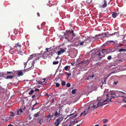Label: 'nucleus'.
<instances>
[{"label":"nucleus","instance_id":"1","mask_svg":"<svg viewBox=\"0 0 126 126\" xmlns=\"http://www.w3.org/2000/svg\"><path fill=\"white\" fill-rule=\"evenodd\" d=\"M60 109H57L55 113H53V114L56 117H59L56 120V122L54 123V124L56 126H58L60 124L61 122L64 118L63 115H62L61 116H60L61 114L60 113Z\"/></svg>","mask_w":126,"mask_h":126},{"label":"nucleus","instance_id":"2","mask_svg":"<svg viewBox=\"0 0 126 126\" xmlns=\"http://www.w3.org/2000/svg\"><path fill=\"white\" fill-rule=\"evenodd\" d=\"M64 35L65 38L69 40L72 39L75 35L73 32V31L72 30L71 32L70 31L66 32V33L64 34Z\"/></svg>","mask_w":126,"mask_h":126},{"label":"nucleus","instance_id":"3","mask_svg":"<svg viewBox=\"0 0 126 126\" xmlns=\"http://www.w3.org/2000/svg\"><path fill=\"white\" fill-rule=\"evenodd\" d=\"M41 54H33L32 55H30V56L31 57L33 56V57H36V59L35 60L33 61L32 63V66L31 67L29 68L30 69H32L34 67V64L35 63V61L37 59H39V58L41 57Z\"/></svg>","mask_w":126,"mask_h":126},{"label":"nucleus","instance_id":"4","mask_svg":"<svg viewBox=\"0 0 126 126\" xmlns=\"http://www.w3.org/2000/svg\"><path fill=\"white\" fill-rule=\"evenodd\" d=\"M96 88L95 87H94L93 86L88 85H87L85 89V92H88V93L92 92Z\"/></svg>","mask_w":126,"mask_h":126},{"label":"nucleus","instance_id":"5","mask_svg":"<svg viewBox=\"0 0 126 126\" xmlns=\"http://www.w3.org/2000/svg\"><path fill=\"white\" fill-rule=\"evenodd\" d=\"M109 99H108V98L105 100L104 101L102 102H99L98 103L97 105V106L98 107H99L100 106H102L104 104H106V103H104V102L107 101L108 102H109V101L111 99H110L109 100Z\"/></svg>","mask_w":126,"mask_h":126},{"label":"nucleus","instance_id":"6","mask_svg":"<svg viewBox=\"0 0 126 126\" xmlns=\"http://www.w3.org/2000/svg\"><path fill=\"white\" fill-rule=\"evenodd\" d=\"M22 70H19L18 71H16L14 73V74H15V73H16L17 74L18 76H22L23 75V72H22Z\"/></svg>","mask_w":126,"mask_h":126},{"label":"nucleus","instance_id":"7","mask_svg":"<svg viewBox=\"0 0 126 126\" xmlns=\"http://www.w3.org/2000/svg\"><path fill=\"white\" fill-rule=\"evenodd\" d=\"M61 50H60L57 51L58 56H59V55H60L61 53L64 52L65 51L64 49L61 48Z\"/></svg>","mask_w":126,"mask_h":126},{"label":"nucleus","instance_id":"8","mask_svg":"<svg viewBox=\"0 0 126 126\" xmlns=\"http://www.w3.org/2000/svg\"><path fill=\"white\" fill-rule=\"evenodd\" d=\"M7 74L6 73H0V77H5L6 76Z\"/></svg>","mask_w":126,"mask_h":126},{"label":"nucleus","instance_id":"9","mask_svg":"<svg viewBox=\"0 0 126 126\" xmlns=\"http://www.w3.org/2000/svg\"><path fill=\"white\" fill-rule=\"evenodd\" d=\"M102 36H103L102 34H99L98 35H96L94 38H95V39H96L97 38H100V37Z\"/></svg>","mask_w":126,"mask_h":126},{"label":"nucleus","instance_id":"10","mask_svg":"<svg viewBox=\"0 0 126 126\" xmlns=\"http://www.w3.org/2000/svg\"><path fill=\"white\" fill-rule=\"evenodd\" d=\"M117 13L115 12H113L112 15V17L113 18H115L117 16Z\"/></svg>","mask_w":126,"mask_h":126},{"label":"nucleus","instance_id":"11","mask_svg":"<svg viewBox=\"0 0 126 126\" xmlns=\"http://www.w3.org/2000/svg\"><path fill=\"white\" fill-rule=\"evenodd\" d=\"M5 90V89L2 88L0 86V93H2L4 92Z\"/></svg>","mask_w":126,"mask_h":126},{"label":"nucleus","instance_id":"12","mask_svg":"<svg viewBox=\"0 0 126 126\" xmlns=\"http://www.w3.org/2000/svg\"><path fill=\"white\" fill-rule=\"evenodd\" d=\"M88 111V110L87 109H85V110L82 113V114H84V115H85L87 113Z\"/></svg>","mask_w":126,"mask_h":126},{"label":"nucleus","instance_id":"13","mask_svg":"<svg viewBox=\"0 0 126 126\" xmlns=\"http://www.w3.org/2000/svg\"><path fill=\"white\" fill-rule=\"evenodd\" d=\"M13 77V76L10 75L6 76V78L5 79H11Z\"/></svg>","mask_w":126,"mask_h":126},{"label":"nucleus","instance_id":"14","mask_svg":"<svg viewBox=\"0 0 126 126\" xmlns=\"http://www.w3.org/2000/svg\"><path fill=\"white\" fill-rule=\"evenodd\" d=\"M90 106H91V108H96L98 107L97 106H96L94 105H92V104H91L90 105Z\"/></svg>","mask_w":126,"mask_h":126},{"label":"nucleus","instance_id":"15","mask_svg":"<svg viewBox=\"0 0 126 126\" xmlns=\"http://www.w3.org/2000/svg\"><path fill=\"white\" fill-rule=\"evenodd\" d=\"M111 50V49L110 48L106 49L105 50H106V54L110 53V51Z\"/></svg>","mask_w":126,"mask_h":126},{"label":"nucleus","instance_id":"16","mask_svg":"<svg viewBox=\"0 0 126 126\" xmlns=\"http://www.w3.org/2000/svg\"><path fill=\"white\" fill-rule=\"evenodd\" d=\"M105 49H102L100 51V52L102 54H105V53L106 54V51Z\"/></svg>","mask_w":126,"mask_h":126},{"label":"nucleus","instance_id":"17","mask_svg":"<svg viewBox=\"0 0 126 126\" xmlns=\"http://www.w3.org/2000/svg\"><path fill=\"white\" fill-rule=\"evenodd\" d=\"M108 34V32H104V33H103L102 35H105L106 36V37H108L109 36L108 35H107Z\"/></svg>","mask_w":126,"mask_h":126},{"label":"nucleus","instance_id":"18","mask_svg":"<svg viewBox=\"0 0 126 126\" xmlns=\"http://www.w3.org/2000/svg\"><path fill=\"white\" fill-rule=\"evenodd\" d=\"M9 52L11 54H13L14 53V51L13 50L12 48L11 47L10 48V50H9Z\"/></svg>","mask_w":126,"mask_h":126},{"label":"nucleus","instance_id":"19","mask_svg":"<svg viewBox=\"0 0 126 126\" xmlns=\"http://www.w3.org/2000/svg\"><path fill=\"white\" fill-rule=\"evenodd\" d=\"M111 42H113V41H108L106 42V44L108 45H110L111 44Z\"/></svg>","mask_w":126,"mask_h":126},{"label":"nucleus","instance_id":"20","mask_svg":"<svg viewBox=\"0 0 126 126\" xmlns=\"http://www.w3.org/2000/svg\"><path fill=\"white\" fill-rule=\"evenodd\" d=\"M23 112V110H22V109L21 108L20 109L19 111H17V113L18 115L20 114V113L22 112Z\"/></svg>","mask_w":126,"mask_h":126},{"label":"nucleus","instance_id":"21","mask_svg":"<svg viewBox=\"0 0 126 126\" xmlns=\"http://www.w3.org/2000/svg\"><path fill=\"white\" fill-rule=\"evenodd\" d=\"M126 51V49H120L118 50V51L119 52H121L123 51Z\"/></svg>","mask_w":126,"mask_h":126},{"label":"nucleus","instance_id":"22","mask_svg":"<svg viewBox=\"0 0 126 126\" xmlns=\"http://www.w3.org/2000/svg\"><path fill=\"white\" fill-rule=\"evenodd\" d=\"M34 91L33 90H31L29 92V94L30 95L31 94H32L34 92Z\"/></svg>","mask_w":126,"mask_h":126},{"label":"nucleus","instance_id":"23","mask_svg":"<svg viewBox=\"0 0 126 126\" xmlns=\"http://www.w3.org/2000/svg\"><path fill=\"white\" fill-rule=\"evenodd\" d=\"M7 73H9L10 74H11V75H13L15 76V75L14 74V73H13V72H7Z\"/></svg>","mask_w":126,"mask_h":126},{"label":"nucleus","instance_id":"24","mask_svg":"<svg viewBox=\"0 0 126 126\" xmlns=\"http://www.w3.org/2000/svg\"><path fill=\"white\" fill-rule=\"evenodd\" d=\"M109 94L112 95L116 96L115 93L114 92L109 93Z\"/></svg>","mask_w":126,"mask_h":126},{"label":"nucleus","instance_id":"25","mask_svg":"<svg viewBox=\"0 0 126 126\" xmlns=\"http://www.w3.org/2000/svg\"><path fill=\"white\" fill-rule=\"evenodd\" d=\"M84 41H82V42H79V44L80 46H82L83 45L84 43Z\"/></svg>","mask_w":126,"mask_h":126},{"label":"nucleus","instance_id":"26","mask_svg":"<svg viewBox=\"0 0 126 126\" xmlns=\"http://www.w3.org/2000/svg\"><path fill=\"white\" fill-rule=\"evenodd\" d=\"M40 112H37V113H35L34 115V116L35 117H38V114Z\"/></svg>","mask_w":126,"mask_h":126},{"label":"nucleus","instance_id":"27","mask_svg":"<svg viewBox=\"0 0 126 126\" xmlns=\"http://www.w3.org/2000/svg\"><path fill=\"white\" fill-rule=\"evenodd\" d=\"M76 89H73L71 92L73 94H75L76 93Z\"/></svg>","mask_w":126,"mask_h":126},{"label":"nucleus","instance_id":"28","mask_svg":"<svg viewBox=\"0 0 126 126\" xmlns=\"http://www.w3.org/2000/svg\"><path fill=\"white\" fill-rule=\"evenodd\" d=\"M18 46L19 47H21V45L19 44L18 43H17V44H16L15 47H16V48Z\"/></svg>","mask_w":126,"mask_h":126},{"label":"nucleus","instance_id":"29","mask_svg":"<svg viewBox=\"0 0 126 126\" xmlns=\"http://www.w3.org/2000/svg\"><path fill=\"white\" fill-rule=\"evenodd\" d=\"M107 5V4H105L104 3L103 5L102 6V7L103 8H104Z\"/></svg>","mask_w":126,"mask_h":126},{"label":"nucleus","instance_id":"30","mask_svg":"<svg viewBox=\"0 0 126 126\" xmlns=\"http://www.w3.org/2000/svg\"><path fill=\"white\" fill-rule=\"evenodd\" d=\"M58 61H54L53 62V64H58L59 63Z\"/></svg>","mask_w":126,"mask_h":126},{"label":"nucleus","instance_id":"31","mask_svg":"<svg viewBox=\"0 0 126 126\" xmlns=\"http://www.w3.org/2000/svg\"><path fill=\"white\" fill-rule=\"evenodd\" d=\"M40 95L39 94H38L37 95H36V97L37 99H38V98L40 97Z\"/></svg>","mask_w":126,"mask_h":126},{"label":"nucleus","instance_id":"32","mask_svg":"<svg viewBox=\"0 0 126 126\" xmlns=\"http://www.w3.org/2000/svg\"><path fill=\"white\" fill-rule=\"evenodd\" d=\"M94 74H93L92 76L89 75V77L91 79H93L94 77Z\"/></svg>","mask_w":126,"mask_h":126},{"label":"nucleus","instance_id":"33","mask_svg":"<svg viewBox=\"0 0 126 126\" xmlns=\"http://www.w3.org/2000/svg\"><path fill=\"white\" fill-rule=\"evenodd\" d=\"M112 59V57L111 56H109L107 58V59L108 60H110L111 59Z\"/></svg>","mask_w":126,"mask_h":126},{"label":"nucleus","instance_id":"34","mask_svg":"<svg viewBox=\"0 0 126 126\" xmlns=\"http://www.w3.org/2000/svg\"><path fill=\"white\" fill-rule=\"evenodd\" d=\"M121 93H122L124 94H126V93H125L121 91H119L118 94H121Z\"/></svg>","mask_w":126,"mask_h":126},{"label":"nucleus","instance_id":"35","mask_svg":"<svg viewBox=\"0 0 126 126\" xmlns=\"http://www.w3.org/2000/svg\"><path fill=\"white\" fill-rule=\"evenodd\" d=\"M66 83V82L65 81H63L62 82V85L63 86H64Z\"/></svg>","mask_w":126,"mask_h":126},{"label":"nucleus","instance_id":"36","mask_svg":"<svg viewBox=\"0 0 126 126\" xmlns=\"http://www.w3.org/2000/svg\"><path fill=\"white\" fill-rule=\"evenodd\" d=\"M68 66H65L64 68V69L66 71H67L68 69Z\"/></svg>","mask_w":126,"mask_h":126},{"label":"nucleus","instance_id":"37","mask_svg":"<svg viewBox=\"0 0 126 126\" xmlns=\"http://www.w3.org/2000/svg\"><path fill=\"white\" fill-rule=\"evenodd\" d=\"M70 86H71V84H70V83H68L66 84V86L67 87H70Z\"/></svg>","mask_w":126,"mask_h":126},{"label":"nucleus","instance_id":"38","mask_svg":"<svg viewBox=\"0 0 126 126\" xmlns=\"http://www.w3.org/2000/svg\"><path fill=\"white\" fill-rule=\"evenodd\" d=\"M55 84H56V86L57 87H59L60 85V84H59V83H55Z\"/></svg>","mask_w":126,"mask_h":126},{"label":"nucleus","instance_id":"39","mask_svg":"<svg viewBox=\"0 0 126 126\" xmlns=\"http://www.w3.org/2000/svg\"><path fill=\"white\" fill-rule=\"evenodd\" d=\"M59 38H60V39H63V36L62 35H60L59 36Z\"/></svg>","mask_w":126,"mask_h":126},{"label":"nucleus","instance_id":"40","mask_svg":"<svg viewBox=\"0 0 126 126\" xmlns=\"http://www.w3.org/2000/svg\"><path fill=\"white\" fill-rule=\"evenodd\" d=\"M108 120L107 119H106L103 120V122L104 123H105L108 121Z\"/></svg>","mask_w":126,"mask_h":126},{"label":"nucleus","instance_id":"41","mask_svg":"<svg viewBox=\"0 0 126 126\" xmlns=\"http://www.w3.org/2000/svg\"><path fill=\"white\" fill-rule=\"evenodd\" d=\"M111 98L110 99L109 98L108 99H109V100H110V99H111V98H115V96H112V95H111ZM111 100V99H110V100L109 101H110Z\"/></svg>","mask_w":126,"mask_h":126},{"label":"nucleus","instance_id":"42","mask_svg":"<svg viewBox=\"0 0 126 126\" xmlns=\"http://www.w3.org/2000/svg\"><path fill=\"white\" fill-rule=\"evenodd\" d=\"M111 44L112 45H116V43L114 41H113V42H111Z\"/></svg>","mask_w":126,"mask_h":126},{"label":"nucleus","instance_id":"43","mask_svg":"<svg viewBox=\"0 0 126 126\" xmlns=\"http://www.w3.org/2000/svg\"><path fill=\"white\" fill-rule=\"evenodd\" d=\"M34 107H33L32 109V110H35L36 109H37L38 108L36 107L35 108H34Z\"/></svg>","mask_w":126,"mask_h":126},{"label":"nucleus","instance_id":"44","mask_svg":"<svg viewBox=\"0 0 126 126\" xmlns=\"http://www.w3.org/2000/svg\"><path fill=\"white\" fill-rule=\"evenodd\" d=\"M108 78V77H106L105 78V80H104V82H103V83H106V80Z\"/></svg>","mask_w":126,"mask_h":126},{"label":"nucleus","instance_id":"45","mask_svg":"<svg viewBox=\"0 0 126 126\" xmlns=\"http://www.w3.org/2000/svg\"><path fill=\"white\" fill-rule=\"evenodd\" d=\"M33 56H31V57L30 56V57H29V58H28V61H29V60H31V59L32 58Z\"/></svg>","mask_w":126,"mask_h":126},{"label":"nucleus","instance_id":"46","mask_svg":"<svg viewBox=\"0 0 126 126\" xmlns=\"http://www.w3.org/2000/svg\"><path fill=\"white\" fill-rule=\"evenodd\" d=\"M38 104V103H37V102H36L35 104H34L33 106V107H34L36 106Z\"/></svg>","mask_w":126,"mask_h":126},{"label":"nucleus","instance_id":"47","mask_svg":"<svg viewBox=\"0 0 126 126\" xmlns=\"http://www.w3.org/2000/svg\"><path fill=\"white\" fill-rule=\"evenodd\" d=\"M38 84H43V83H42L43 82L42 81H38Z\"/></svg>","mask_w":126,"mask_h":126},{"label":"nucleus","instance_id":"48","mask_svg":"<svg viewBox=\"0 0 126 126\" xmlns=\"http://www.w3.org/2000/svg\"><path fill=\"white\" fill-rule=\"evenodd\" d=\"M90 79H90V77H89V76H88V77L86 79L87 80H88Z\"/></svg>","mask_w":126,"mask_h":126},{"label":"nucleus","instance_id":"49","mask_svg":"<svg viewBox=\"0 0 126 126\" xmlns=\"http://www.w3.org/2000/svg\"><path fill=\"white\" fill-rule=\"evenodd\" d=\"M39 90V89L38 88H36L34 90V91H38Z\"/></svg>","mask_w":126,"mask_h":126},{"label":"nucleus","instance_id":"50","mask_svg":"<svg viewBox=\"0 0 126 126\" xmlns=\"http://www.w3.org/2000/svg\"><path fill=\"white\" fill-rule=\"evenodd\" d=\"M50 115H48L47 116V118L48 119L50 118Z\"/></svg>","mask_w":126,"mask_h":126},{"label":"nucleus","instance_id":"51","mask_svg":"<svg viewBox=\"0 0 126 126\" xmlns=\"http://www.w3.org/2000/svg\"><path fill=\"white\" fill-rule=\"evenodd\" d=\"M45 23H46L45 22H43L41 23V25H44L45 24Z\"/></svg>","mask_w":126,"mask_h":126},{"label":"nucleus","instance_id":"52","mask_svg":"<svg viewBox=\"0 0 126 126\" xmlns=\"http://www.w3.org/2000/svg\"><path fill=\"white\" fill-rule=\"evenodd\" d=\"M71 75V74L70 73H69L68 74H67L68 76V77H69Z\"/></svg>","mask_w":126,"mask_h":126},{"label":"nucleus","instance_id":"53","mask_svg":"<svg viewBox=\"0 0 126 126\" xmlns=\"http://www.w3.org/2000/svg\"><path fill=\"white\" fill-rule=\"evenodd\" d=\"M118 81H114V85H116L117 84Z\"/></svg>","mask_w":126,"mask_h":126},{"label":"nucleus","instance_id":"54","mask_svg":"<svg viewBox=\"0 0 126 126\" xmlns=\"http://www.w3.org/2000/svg\"><path fill=\"white\" fill-rule=\"evenodd\" d=\"M98 55L99 57L101 56V53H99Z\"/></svg>","mask_w":126,"mask_h":126},{"label":"nucleus","instance_id":"55","mask_svg":"<svg viewBox=\"0 0 126 126\" xmlns=\"http://www.w3.org/2000/svg\"><path fill=\"white\" fill-rule=\"evenodd\" d=\"M27 62H26V63H24V65H25V66H24V68H25L26 65H27Z\"/></svg>","mask_w":126,"mask_h":126},{"label":"nucleus","instance_id":"56","mask_svg":"<svg viewBox=\"0 0 126 126\" xmlns=\"http://www.w3.org/2000/svg\"><path fill=\"white\" fill-rule=\"evenodd\" d=\"M119 96H121V97H124V96L123 95H122L120 94H119Z\"/></svg>","mask_w":126,"mask_h":126},{"label":"nucleus","instance_id":"57","mask_svg":"<svg viewBox=\"0 0 126 126\" xmlns=\"http://www.w3.org/2000/svg\"><path fill=\"white\" fill-rule=\"evenodd\" d=\"M91 108V106H90V105L89 106V107L87 109L88 110V111L90 109V108Z\"/></svg>","mask_w":126,"mask_h":126},{"label":"nucleus","instance_id":"58","mask_svg":"<svg viewBox=\"0 0 126 126\" xmlns=\"http://www.w3.org/2000/svg\"><path fill=\"white\" fill-rule=\"evenodd\" d=\"M37 16H38L39 17V16H40V14H39V13L38 12V13H37Z\"/></svg>","mask_w":126,"mask_h":126},{"label":"nucleus","instance_id":"59","mask_svg":"<svg viewBox=\"0 0 126 126\" xmlns=\"http://www.w3.org/2000/svg\"><path fill=\"white\" fill-rule=\"evenodd\" d=\"M75 121H71V124H73L74 123Z\"/></svg>","mask_w":126,"mask_h":126},{"label":"nucleus","instance_id":"60","mask_svg":"<svg viewBox=\"0 0 126 126\" xmlns=\"http://www.w3.org/2000/svg\"><path fill=\"white\" fill-rule=\"evenodd\" d=\"M104 3L107 4V1L105 0H104Z\"/></svg>","mask_w":126,"mask_h":126},{"label":"nucleus","instance_id":"61","mask_svg":"<svg viewBox=\"0 0 126 126\" xmlns=\"http://www.w3.org/2000/svg\"><path fill=\"white\" fill-rule=\"evenodd\" d=\"M77 114H75V115H74V116H73V118H74V117H75L76 116H77Z\"/></svg>","mask_w":126,"mask_h":126},{"label":"nucleus","instance_id":"62","mask_svg":"<svg viewBox=\"0 0 126 126\" xmlns=\"http://www.w3.org/2000/svg\"><path fill=\"white\" fill-rule=\"evenodd\" d=\"M51 118H49V119H48L47 120V122H49V121H50V120Z\"/></svg>","mask_w":126,"mask_h":126},{"label":"nucleus","instance_id":"63","mask_svg":"<svg viewBox=\"0 0 126 126\" xmlns=\"http://www.w3.org/2000/svg\"><path fill=\"white\" fill-rule=\"evenodd\" d=\"M35 97V95H34L33 96H32V98H34V97Z\"/></svg>","mask_w":126,"mask_h":126},{"label":"nucleus","instance_id":"64","mask_svg":"<svg viewBox=\"0 0 126 126\" xmlns=\"http://www.w3.org/2000/svg\"><path fill=\"white\" fill-rule=\"evenodd\" d=\"M8 126H13V125L12 124H9V125Z\"/></svg>","mask_w":126,"mask_h":126}]
</instances>
